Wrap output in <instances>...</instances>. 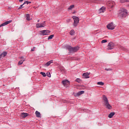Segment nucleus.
Here are the masks:
<instances>
[{"label": "nucleus", "instance_id": "f257e3e1", "mask_svg": "<svg viewBox=\"0 0 129 129\" xmlns=\"http://www.w3.org/2000/svg\"><path fill=\"white\" fill-rule=\"evenodd\" d=\"M127 15V11L124 8H120L118 13V17L119 19L125 18Z\"/></svg>", "mask_w": 129, "mask_h": 129}, {"label": "nucleus", "instance_id": "f03ea898", "mask_svg": "<svg viewBox=\"0 0 129 129\" xmlns=\"http://www.w3.org/2000/svg\"><path fill=\"white\" fill-rule=\"evenodd\" d=\"M103 100L104 101V105L107 109H111L112 108V107L110 104H109V102H108V99H107V98L105 95L103 96Z\"/></svg>", "mask_w": 129, "mask_h": 129}, {"label": "nucleus", "instance_id": "7ed1b4c3", "mask_svg": "<svg viewBox=\"0 0 129 129\" xmlns=\"http://www.w3.org/2000/svg\"><path fill=\"white\" fill-rule=\"evenodd\" d=\"M67 49L69 50L70 52H77L79 50V46H75L74 47H71L69 45L66 46Z\"/></svg>", "mask_w": 129, "mask_h": 129}, {"label": "nucleus", "instance_id": "20e7f679", "mask_svg": "<svg viewBox=\"0 0 129 129\" xmlns=\"http://www.w3.org/2000/svg\"><path fill=\"white\" fill-rule=\"evenodd\" d=\"M73 20H74V23L73 26L74 27H77V25L78 24H79V18L77 16H73L72 17Z\"/></svg>", "mask_w": 129, "mask_h": 129}, {"label": "nucleus", "instance_id": "39448f33", "mask_svg": "<svg viewBox=\"0 0 129 129\" xmlns=\"http://www.w3.org/2000/svg\"><path fill=\"white\" fill-rule=\"evenodd\" d=\"M62 85H63V86L66 88H67V87H68V86L70 85V82H69V81L67 80L62 81Z\"/></svg>", "mask_w": 129, "mask_h": 129}, {"label": "nucleus", "instance_id": "423d86ee", "mask_svg": "<svg viewBox=\"0 0 129 129\" xmlns=\"http://www.w3.org/2000/svg\"><path fill=\"white\" fill-rule=\"evenodd\" d=\"M107 28L108 30H114L115 26L113 25V23L111 22L107 25Z\"/></svg>", "mask_w": 129, "mask_h": 129}, {"label": "nucleus", "instance_id": "0eeeda50", "mask_svg": "<svg viewBox=\"0 0 129 129\" xmlns=\"http://www.w3.org/2000/svg\"><path fill=\"white\" fill-rule=\"evenodd\" d=\"M114 48V43L113 42H109L107 46V49L108 50H112Z\"/></svg>", "mask_w": 129, "mask_h": 129}, {"label": "nucleus", "instance_id": "6e6552de", "mask_svg": "<svg viewBox=\"0 0 129 129\" xmlns=\"http://www.w3.org/2000/svg\"><path fill=\"white\" fill-rule=\"evenodd\" d=\"M45 27H46L45 22L43 23H38L36 24V28H44Z\"/></svg>", "mask_w": 129, "mask_h": 129}, {"label": "nucleus", "instance_id": "1a4fd4ad", "mask_svg": "<svg viewBox=\"0 0 129 129\" xmlns=\"http://www.w3.org/2000/svg\"><path fill=\"white\" fill-rule=\"evenodd\" d=\"M49 33H50V31L49 30H42L40 31V35H43V36H45L49 34Z\"/></svg>", "mask_w": 129, "mask_h": 129}, {"label": "nucleus", "instance_id": "9d476101", "mask_svg": "<svg viewBox=\"0 0 129 129\" xmlns=\"http://www.w3.org/2000/svg\"><path fill=\"white\" fill-rule=\"evenodd\" d=\"M11 22H12V20H9V21H6V22L0 25V26H1V27H4L5 26H7V25H9V24H11Z\"/></svg>", "mask_w": 129, "mask_h": 129}, {"label": "nucleus", "instance_id": "9b49d317", "mask_svg": "<svg viewBox=\"0 0 129 129\" xmlns=\"http://www.w3.org/2000/svg\"><path fill=\"white\" fill-rule=\"evenodd\" d=\"M84 93V91H80V92L76 93L75 94V96H80V95L83 94Z\"/></svg>", "mask_w": 129, "mask_h": 129}, {"label": "nucleus", "instance_id": "f8f14e48", "mask_svg": "<svg viewBox=\"0 0 129 129\" xmlns=\"http://www.w3.org/2000/svg\"><path fill=\"white\" fill-rule=\"evenodd\" d=\"M21 59V60L18 62V65H22V64L24 63V61H25V58H24V57L22 56Z\"/></svg>", "mask_w": 129, "mask_h": 129}, {"label": "nucleus", "instance_id": "ddd939ff", "mask_svg": "<svg viewBox=\"0 0 129 129\" xmlns=\"http://www.w3.org/2000/svg\"><path fill=\"white\" fill-rule=\"evenodd\" d=\"M29 115V114L28 113H22L21 114V117H23V118H25V117H27Z\"/></svg>", "mask_w": 129, "mask_h": 129}, {"label": "nucleus", "instance_id": "4468645a", "mask_svg": "<svg viewBox=\"0 0 129 129\" xmlns=\"http://www.w3.org/2000/svg\"><path fill=\"white\" fill-rule=\"evenodd\" d=\"M7 55H8V52H7L6 51L3 52L0 55V59H1V58H2V57H6V56H7Z\"/></svg>", "mask_w": 129, "mask_h": 129}, {"label": "nucleus", "instance_id": "2eb2a0df", "mask_svg": "<svg viewBox=\"0 0 129 129\" xmlns=\"http://www.w3.org/2000/svg\"><path fill=\"white\" fill-rule=\"evenodd\" d=\"M83 75L85 78H89V73H84Z\"/></svg>", "mask_w": 129, "mask_h": 129}, {"label": "nucleus", "instance_id": "dca6fc26", "mask_svg": "<svg viewBox=\"0 0 129 129\" xmlns=\"http://www.w3.org/2000/svg\"><path fill=\"white\" fill-rule=\"evenodd\" d=\"M35 114L36 117H41V113L38 111H36Z\"/></svg>", "mask_w": 129, "mask_h": 129}, {"label": "nucleus", "instance_id": "f3484780", "mask_svg": "<svg viewBox=\"0 0 129 129\" xmlns=\"http://www.w3.org/2000/svg\"><path fill=\"white\" fill-rule=\"evenodd\" d=\"M115 114V112H111L109 115H108V117L109 118H112V117Z\"/></svg>", "mask_w": 129, "mask_h": 129}, {"label": "nucleus", "instance_id": "a211bd4d", "mask_svg": "<svg viewBox=\"0 0 129 129\" xmlns=\"http://www.w3.org/2000/svg\"><path fill=\"white\" fill-rule=\"evenodd\" d=\"M51 63H53V60L48 61L45 64V66H50Z\"/></svg>", "mask_w": 129, "mask_h": 129}, {"label": "nucleus", "instance_id": "6ab92c4d", "mask_svg": "<svg viewBox=\"0 0 129 129\" xmlns=\"http://www.w3.org/2000/svg\"><path fill=\"white\" fill-rule=\"evenodd\" d=\"M104 10H105L104 7L101 8L99 10L100 13H104Z\"/></svg>", "mask_w": 129, "mask_h": 129}, {"label": "nucleus", "instance_id": "aec40b11", "mask_svg": "<svg viewBox=\"0 0 129 129\" xmlns=\"http://www.w3.org/2000/svg\"><path fill=\"white\" fill-rule=\"evenodd\" d=\"M74 34H75V31L74 30H72L70 32V34L72 36H74Z\"/></svg>", "mask_w": 129, "mask_h": 129}, {"label": "nucleus", "instance_id": "412c9836", "mask_svg": "<svg viewBox=\"0 0 129 129\" xmlns=\"http://www.w3.org/2000/svg\"><path fill=\"white\" fill-rule=\"evenodd\" d=\"M98 85H100L101 86H103L104 85V83L102 82H99L97 83Z\"/></svg>", "mask_w": 129, "mask_h": 129}, {"label": "nucleus", "instance_id": "4be33fe9", "mask_svg": "<svg viewBox=\"0 0 129 129\" xmlns=\"http://www.w3.org/2000/svg\"><path fill=\"white\" fill-rule=\"evenodd\" d=\"M54 37V35H50L48 37V40H51V39H53V38Z\"/></svg>", "mask_w": 129, "mask_h": 129}, {"label": "nucleus", "instance_id": "5701e85b", "mask_svg": "<svg viewBox=\"0 0 129 129\" xmlns=\"http://www.w3.org/2000/svg\"><path fill=\"white\" fill-rule=\"evenodd\" d=\"M40 74L41 75H42V76H43V77H46L47 76V75L46 74V73H43V72H41Z\"/></svg>", "mask_w": 129, "mask_h": 129}, {"label": "nucleus", "instance_id": "b1692460", "mask_svg": "<svg viewBox=\"0 0 129 129\" xmlns=\"http://www.w3.org/2000/svg\"><path fill=\"white\" fill-rule=\"evenodd\" d=\"M120 3L123 4V3H127L128 2V0H120Z\"/></svg>", "mask_w": 129, "mask_h": 129}, {"label": "nucleus", "instance_id": "393cba45", "mask_svg": "<svg viewBox=\"0 0 129 129\" xmlns=\"http://www.w3.org/2000/svg\"><path fill=\"white\" fill-rule=\"evenodd\" d=\"M26 19L27 21H30V15L29 14L26 15Z\"/></svg>", "mask_w": 129, "mask_h": 129}, {"label": "nucleus", "instance_id": "a878e982", "mask_svg": "<svg viewBox=\"0 0 129 129\" xmlns=\"http://www.w3.org/2000/svg\"><path fill=\"white\" fill-rule=\"evenodd\" d=\"M73 8H74V5H71L69 8H68V10H72V9H73Z\"/></svg>", "mask_w": 129, "mask_h": 129}, {"label": "nucleus", "instance_id": "bb28decb", "mask_svg": "<svg viewBox=\"0 0 129 129\" xmlns=\"http://www.w3.org/2000/svg\"><path fill=\"white\" fill-rule=\"evenodd\" d=\"M76 81L77 82H78L79 83H80V82L81 81L80 80V79L77 78V79L76 80Z\"/></svg>", "mask_w": 129, "mask_h": 129}, {"label": "nucleus", "instance_id": "cd10ccee", "mask_svg": "<svg viewBox=\"0 0 129 129\" xmlns=\"http://www.w3.org/2000/svg\"><path fill=\"white\" fill-rule=\"evenodd\" d=\"M106 42H107V40L104 39V40H102L101 43H102V44H103V43H106Z\"/></svg>", "mask_w": 129, "mask_h": 129}, {"label": "nucleus", "instance_id": "c85d7f7f", "mask_svg": "<svg viewBox=\"0 0 129 129\" xmlns=\"http://www.w3.org/2000/svg\"><path fill=\"white\" fill-rule=\"evenodd\" d=\"M22 8H24V4L21 5L20 7L19 8V10H21Z\"/></svg>", "mask_w": 129, "mask_h": 129}, {"label": "nucleus", "instance_id": "c756f323", "mask_svg": "<svg viewBox=\"0 0 129 129\" xmlns=\"http://www.w3.org/2000/svg\"><path fill=\"white\" fill-rule=\"evenodd\" d=\"M47 75L48 77H51V74L50 73H47Z\"/></svg>", "mask_w": 129, "mask_h": 129}, {"label": "nucleus", "instance_id": "7c9ffc66", "mask_svg": "<svg viewBox=\"0 0 129 129\" xmlns=\"http://www.w3.org/2000/svg\"><path fill=\"white\" fill-rule=\"evenodd\" d=\"M106 71H111V69H107V68H106L105 69Z\"/></svg>", "mask_w": 129, "mask_h": 129}, {"label": "nucleus", "instance_id": "2f4dec72", "mask_svg": "<svg viewBox=\"0 0 129 129\" xmlns=\"http://www.w3.org/2000/svg\"><path fill=\"white\" fill-rule=\"evenodd\" d=\"M35 49H36V47H34L33 48L31 49V51L32 52H34V51H35Z\"/></svg>", "mask_w": 129, "mask_h": 129}, {"label": "nucleus", "instance_id": "473e14b6", "mask_svg": "<svg viewBox=\"0 0 129 129\" xmlns=\"http://www.w3.org/2000/svg\"><path fill=\"white\" fill-rule=\"evenodd\" d=\"M26 4H27V5H28V1H26L25 2H24L23 5H26Z\"/></svg>", "mask_w": 129, "mask_h": 129}, {"label": "nucleus", "instance_id": "72a5a7b5", "mask_svg": "<svg viewBox=\"0 0 129 129\" xmlns=\"http://www.w3.org/2000/svg\"><path fill=\"white\" fill-rule=\"evenodd\" d=\"M23 1H24V0H19V3H22V2H23Z\"/></svg>", "mask_w": 129, "mask_h": 129}, {"label": "nucleus", "instance_id": "f704fd0d", "mask_svg": "<svg viewBox=\"0 0 129 129\" xmlns=\"http://www.w3.org/2000/svg\"><path fill=\"white\" fill-rule=\"evenodd\" d=\"M29 4H31V2H28L27 1V5H29Z\"/></svg>", "mask_w": 129, "mask_h": 129}, {"label": "nucleus", "instance_id": "c9c22d12", "mask_svg": "<svg viewBox=\"0 0 129 129\" xmlns=\"http://www.w3.org/2000/svg\"><path fill=\"white\" fill-rule=\"evenodd\" d=\"M39 20H38V21H37V22H39Z\"/></svg>", "mask_w": 129, "mask_h": 129}]
</instances>
